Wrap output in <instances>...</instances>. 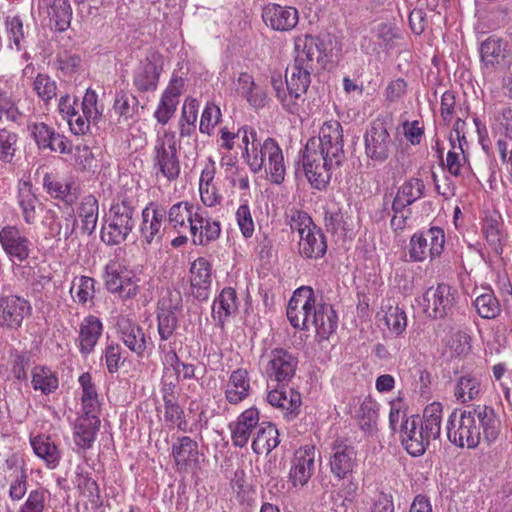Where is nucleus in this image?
Wrapping results in <instances>:
<instances>
[{
    "label": "nucleus",
    "mask_w": 512,
    "mask_h": 512,
    "mask_svg": "<svg viewBox=\"0 0 512 512\" xmlns=\"http://www.w3.org/2000/svg\"><path fill=\"white\" fill-rule=\"evenodd\" d=\"M501 421L495 410L488 405H477L458 414L455 409L447 420L448 440L459 448L475 449L481 439L491 444L500 434Z\"/></svg>",
    "instance_id": "nucleus-1"
},
{
    "label": "nucleus",
    "mask_w": 512,
    "mask_h": 512,
    "mask_svg": "<svg viewBox=\"0 0 512 512\" xmlns=\"http://www.w3.org/2000/svg\"><path fill=\"white\" fill-rule=\"evenodd\" d=\"M296 56L286 69L285 84L290 98L299 99L311 83V73L324 61L326 48L318 37L305 35L295 40Z\"/></svg>",
    "instance_id": "nucleus-2"
},
{
    "label": "nucleus",
    "mask_w": 512,
    "mask_h": 512,
    "mask_svg": "<svg viewBox=\"0 0 512 512\" xmlns=\"http://www.w3.org/2000/svg\"><path fill=\"white\" fill-rule=\"evenodd\" d=\"M443 406L433 402L426 406L423 416L412 415L399 429L401 444L411 456L425 453L431 441L440 436Z\"/></svg>",
    "instance_id": "nucleus-3"
},
{
    "label": "nucleus",
    "mask_w": 512,
    "mask_h": 512,
    "mask_svg": "<svg viewBox=\"0 0 512 512\" xmlns=\"http://www.w3.org/2000/svg\"><path fill=\"white\" fill-rule=\"evenodd\" d=\"M136 216L137 200L127 194L119 195L109 209L101 231L102 240L108 245L124 242L135 227Z\"/></svg>",
    "instance_id": "nucleus-4"
},
{
    "label": "nucleus",
    "mask_w": 512,
    "mask_h": 512,
    "mask_svg": "<svg viewBox=\"0 0 512 512\" xmlns=\"http://www.w3.org/2000/svg\"><path fill=\"white\" fill-rule=\"evenodd\" d=\"M252 137V154H248V164L255 173L263 167L270 174L272 183L281 184L285 177V164L282 150L273 138H267L258 151L255 146L256 132L250 131Z\"/></svg>",
    "instance_id": "nucleus-5"
},
{
    "label": "nucleus",
    "mask_w": 512,
    "mask_h": 512,
    "mask_svg": "<svg viewBox=\"0 0 512 512\" xmlns=\"http://www.w3.org/2000/svg\"><path fill=\"white\" fill-rule=\"evenodd\" d=\"M303 168L309 182L316 189H323L330 182L332 171L339 168L343 162L333 160V156L326 155L318 148L317 140H308L302 156Z\"/></svg>",
    "instance_id": "nucleus-6"
},
{
    "label": "nucleus",
    "mask_w": 512,
    "mask_h": 512,
    "mask_svg": "<svg viewBox=\"0 0 512 512\" xmlns=\"http://www.w3.org/2000/svg\"><path fill=\"white\" fill-rule=\"evenodd\" d=\"M154 167L168 181H175L180 175V161L176 136L172 132H165L163 137L156 141L154 146Z\"/></svg>",
    "instance_id": "nucleus-7"
},
{
    "label": "nucleus",
    "mask_w": 512,
    "mask_h": 512,
    "mask_svg": "<svg viewBox=\"0 0 512 512\" xmlns=\"http://www.w3.org/2000/svg\"><path fill=\"white\" fill-rule=\"evenodd\" d=\"M444 244V231L439 227L415 233L409 242V258L413 262H422L428 257L432 260L443 252Z\"/></svg>",
    "instance_id": "nucleus-8"
},
{
    "label": "nucleus",
    "mask_w": 512,
    "mask_h": 512,
    "mask_svg": "<svg viewBox=\"0 0 512 512\" xmlns=\"http://www.w3.org/2000/svg\"><path fill=\"white\" fill-rule=\"evenodd\" d=\"M424 312L434 319H441L450 315L456 304V290L450 285L441 283L436 287H429L422 295Z\"/></svg>",
    "instance_id": "nucleus-9"
},
{
    "label": "nucleus",
    "mask_w": 512,
    "mask_h": 512,
    "mask_svg": "<svg viewBox=\"0 0 512 512\" xmlns=\"http://www.w3.org/2000/svg\"><path fill=\"white\" fill-rule=\"evenodd\" d=\"M366 156L376 162L386 161L393 149V141L384 120L377 118L364 135Z\"/></svg>",
    "instance_id": "nucleus-10"
},
{
    "label": "nucleus",
    "mask_w": 512,
    "mask_h": 512,
    "mask_svg": "<svg viewBox=\"0 0 512 512\" xmlns=\"http://www.w3.org/2000/svg\"><path fill=\"white\" fill-rule=\"evenodd\" d=\"M314 303L311 287L302 286L294 291L287 307V318L294 328L309 329Z\"/></svg>",
    "instance_id": "nucleus-11"
},
{
    "label": "nucleus",
    "mask_w": 512,
    "mask_h": 512,
    "mask_svg": "<svg viewBox=\"0 0 512 512\" xmlns=\"http://www.w3.org/2000/svg\"><path fill=\"white\" fill-rule=\"evenodd\" d=\"M182 307L179 292L168 291L158 302L157 322L158 334L162 341L170 339L178 327L177 312Z\"/></svg>",
    "instance_id": "nucleus-12"
},
{
    "label": "nucleus",
    "mask_w": 512,
    "mask_h": 512,
    "mask_svg": "<svg viewBox=\"0 0 512 512\" xmlns=\"http://www.w3.org/2000/svg\"><path fill=\"white\" fill-rule=\"evenodd\" d=\"M357 465L355 447L343 438H336L331 444L329 456L330 471L335 478L342 480L350 475Z\"/></svg>",
    "instance_id": "nucleus-13"
},
{
    "label": "nucleus",
    "mask_w": 512,
    "mask_h": 512,
    "mask_svg": "<svg viewBox=\"0 0 512 512\" xmlns=\"http://www.w3.org/2000/svg\"><path fill=\"white\" fill-rule=\"evenodd\" d=\"M105 286L109 292L119 294L123 300L132 299L139 292L138 279L131 272L121 271L116 262L107 264L105 268Z\"/></svg>",
    "instance_id": "nucleus-14"
},
{
    "label": "nucleus",
    "mask_w": 512,
    "mask_h": 512,
    "mask_svg": "<svg viewBox=\"0 0 512 512\" xmlns=\"http://www.w3.org/2000/svg\"><path fill=\"white\" fill-rule=\"evenodd\" d=\"M0 244L13 264L24 262L31 253V241L16 226H5L0 230Z\"/></svg>",
    "instance_id": "nucleus-15"
},
{
    "label": "nucleus",
    "mask_w": 512,
    "mask_h": 512,
    "mask_svg": "<svg viewBox=\"0 0 512 512\" xmlns=\"http://www.w3.org/2000/svg\"><path fill=\"white\" fill-rule=\"evenodd\" d=\"M297 364V358L292 353L283 348H275L269 354L265 372L269 379L286 383L295 375Z\"/></svg>",
    "instance_id": "nucleus-16"
},
{
    "label": "nucleus",
    "mask_w": 512,
    "mask_h": 512,
    "mask_svg": "<svg viewBox=\"0 0 512 512\" xmlns=\"http://www.w3.org/2000/svg\"><path fill=\"white\" fill-rule=\"evenodd\" d=\"M315 469V446L305 445L297 449L291 461L289 481L294 487H304Z\"/></svg>",
    "instance_id": "nucleus-17"
},
{
    "label": "nucleus",
    "mask_w": 512,
    "mask_h": 512,
    "mask_svg": "<svg viewBox=\"0 0 512 512\" xmlns=\"http://www.w3.org/2000/svg\"><path fill=\"white\" fill-rule=\"evenodd\" d=\"M30 314L31 306L25 299L15 295L0 297V327L17 330Z\"/></svg>",
    "instance_id": "nucleus-18"
},
{
    "label": "nucleus",
    "mask_w": 512,
    "mask_h": 512,
    "mask_svg": "<svg viewBox=\"0 0 512 512\" xmlns=\"http://www.w3.org/2000/svg\"><path fill=\"white\" fill-rule=\"evenodd\" d=\"M317 144L318 148L324 150L326 155L333 156L334 161H344L343 128L337 120H329L323 123L319 131Z\"/></svg>",
    "instance_id": "nucleus-19"
},
{
    "label": "nucleus",
    "mask_w": 512,
    "mask_h": 512,
    "mask_svg": "<svg viewBox=\"0 0 512 512\" xmlns=\"http://www.w3.org/2000/svg\"><path fill=\"white\" fill-rule=\"evenodd\" d=\"M162 70L163 61L160 54L154 52L147 56L134 74L133 82L137 90L140 92L154 91Z\"/></svg>",
    "instance_id": "nucleus-20"
},
{
    "label": "nucleus",
    "mask_w": 512,
    "mask_h": 512,
    "mask_svg": "<svg viewBox=\"0 0 512 512\" xmlns=\"http://www.w3.org/2000/svg\"><path fill=\"white\" fill-rule=\"evenodd\" d=\"M166 214L165 208L153 203L143 209L140 232L146 244L151 245L153 242L158 244L162 240Z\"/></svg>",
    "instance_id": "nucleus-21"
},
{
    "label": "nucleus",
    "mask_w": 512,
    "mask_h": 512,
    "mask_svg": "<svg viewBox=\"0 0 512 512\" xmlns=\"http://www.w3.org/2000/svg\"><path fill=\"white\" fill-rule=\"evenodd\" d=\"M189 228L194 245L207 246L216 241L221 233L220 222L207 217L199 207L195 210L194 220Z\"/></svg>",
    "instance_id": "nucleus-22"
},
{
    "label": "nucleus",
    "mask_w": 512,
    "mask_h": 512,
    "mask_svg": "<svg viewBox=\"0 0 512 512\" xmlns=\"http://www.w3.org/2000/svg\"><path fill=\"white\" fill-rule=\"evenodd\" d=\"M259 420L258 409L250 407L243 411L235 422L230 423L229 428L233 445L240 448L244 447L248 443L252 431H257L261 425Z\"/></svg>",
    "instance_id": "nucleus-23"
},
{
    "label": "nucleus",
    "mask_w": 512,
    "mask_h": 512,
    "mask_svg": "<svg viewBox=\"0 0 512 512\" xmlns=\"http://www.w3.org/2000/svg\"><path fill=\"white\" fill-rule=\"evenodd\" d=\"M262 18L267 26L277 31H289L299 20L296 8L278 4L267 5L263 9Z\"/></svg>",
    "instance_id": "nucleus-24"
},
{
    "label": "nucleus",
    "mask_w": 512,
    "mask_h": 512,
    "mask_svg": "<svg viewBox=\"0 0 512 512\" xmlns=\"http://www.w3.org/2000/svg\"><path fill=\"white\" fill-rule=\"evenodd\" d=\"M190 273L191 294L199 301L207 300L211 286V264L199 257L192 263Z\"/></svg>",
    "instance_id": "nucleus-25"
},
{
    "label": "nucleus",
    "mask_w": 512,
    "mask_h": 512,
    "mask_svg": "<svg viewBox=\"0 0 512 512\" xmlns=\"http://www.w3.org/2000/svg\"><path fill=\"white\" fill-rule=\"evenodd\" d=\"M267 401L274 407L285 411L288 420L294 419L300 412L301 395L292 388L284 387L271 390L267 395Z\"/></svg>",
    "instance_id": "nucleus-26"
},
{
    "label": "nucleus",
    "mask_w": 512,
    "mask_h": 512,
    "mask_svg": "<svg viewBox=\"0 0 512 512\" xmlns=\"http://www.w3.org/2000/svg\"><path fill=\"white\" fill-rule=\"evenodd\" d=\"M338 317L331 305L325 303H314L311 317V326L316 330L321 339L328 337L336 330Z\"/></svg>",
    "instance_id": "nucleus-27"
},
{
    "label": "nucleus",
    "mask_w": 512,
    "mask_h": 512,
    "mask_svg": "<svg viewBox=\"0 0 512 512\" xmlns=\"http://www.w3.org/2000/svg\"><path fill=\"white\" fill-rule=\"evenodd\" d=\"M250 390L251 385L248 371L238 368L231 373L228 379L225 398L230 404L236 405L249 396Z\"/></svg>",
    "instance_id": "nucleus-28"
},
{
    "label": "nucleus",
    "mask_w": 512,
    "mask_h": 512,
    "mask_svg": "<svg viewBox=\"0 0 512 512\" xmlns=\"http://www.w3.org/2000/svg\"><path fill=\"white\" fill-rule=\"evenodd\" d=\"M237 92L255 109L263 108L268 102L266 91L258 86L252 75L247 72L239 74L237 79Z\"/></svg>",
    "instance_id": "nucleus-29"
},
{
    "label": "nucleus",
    "mask_w": 512,
    "mask_h": 512,
    "mask_svg": "<svg viewBox=\"0 0 512 512\" xmlns=\"http://www.w3.org/2000/svg\"><path fill=\"white\" fill-rule=\"evenodd\" d=\"M100 419L98 415H81L76 419L74 426V441L82 449H89L95 441L99 430Z\"/></svg>",
    "instance_id": "nucleus-30"
},
{
    "label": "nucleus",
    "mask_w": 512,
    "mask_h": 512,
    "mask_svg": "<svg viewBox=\"0 0 512 512\" xmlns=\"http://www.w3.org/2000/svg\"><path fill=\"white\" fill-rule=\"evenodd\" d=\"M425 190L423 180L419 178H410L405 181L397 190L392 201V211L400 212L401 210L412 205L420 199Z\"/></svg>",
    "instance_id": "nucleus-31"
},
{
    "label": "nucleus",
    "mask_w": 512,
    "mask_h": 512,
    "mask_svg": "<svg viewBox=\"0 0 512 512\" xmlns=\"http://www.w3.org/2000/svg\"><path fill=\"white\" fill-rule=\"evenodd\" d=\"M42 8L55 30L63 32L68 29L72 19V8L69 0H42Z\"/></svg>",
    "instance_id": "nucleus-32"
},
{
    "label": "nucleus",
    "mask_w": 512,
    "mask_h": 512,
    "mask_svg": "<svg viewBox=\"0 0 512 512\" xmlns=\"http://www.w3.org/2000/svg\"><path fill=\"white\" fill-rule=\"evenodd\" d=\"M299 252L308 259H318L325 255L327 251L326 239L320 228L312 226V229L306 231L299 237Z\"/></svg>",
    "instance_id": "nucleus-33"
},
{
    "label": "nucleus",
    "mask_w": 512,
    "mask_h": 512,
    "mask_svg": "<svg viewBox=\"0 0 512 512\" xmlns=\"http://www.w3.org/2000/svg\"><path fill=\"white\" fill-rule=\"evenodd\" d=\"M119 333L124 344L137 355L146 350V338L143 328L127 318L118 322Z\"/></svg>",
    "instance_id": "nucleus-34"
},
{
    "label": "nucleus",
    "mask_w": 512,
    "mask_h": 512,
    "mask_svg": "<svg viewBox=\"0 0 512 512\" xmlns=\"http://www.w3.org/2000/svg\"><path fill=\"white\" fill-rule=\"evenodd\" d=\"M103 325L99 318L89 315L84 318L80 324L79 342L82 354L88 355L97 344L101 334Z\"/></svg>",
    "instance_id": "nucleus-35"
},
{
    "label": "nucleus",
    "mask_w": 512,
    "mask_h": 512,
    "mask_svg": "<svg viewBox=\"0 0 512 512\" xmlns=\"http://www.w3.org/2000/svg\"><path fill=\"white\" fill-rule=\"evenodd\" d=\"M172 456L178 466L197 465L199 462L198 443L189 436H181L172 445Z\"/></svg>",
    "instance_id": "nucleus-36"
},
{
    "label": "nucleus",
    "mask_w": 512,
    "mask_h": 512,
    "mask_svg": "<svg viewBox=\"0 0 512 512\" xmlns=\"http://www.w3.org/2000/svg\"><path fill=\"white\" fill-rule=\"evenodd\" d=\"M280 443L279 432L270 422H261L252 442V450L256 454H269Z\"/></svg>",
    "instance_id": "nucleus-37"
},
{
    "label": "nucleus",
    "mask_w": 512,
    "mask_h": 512,
    "mask_svg": "<svg viewBox=\"0 0 512 512\" xmlns=\"http://www.w3.org/2000/svg\"><path fill=\"white\" fill-rule=\"evenodd\" d=\"M17 198L24 221L27 224H33L37 219V209L41 206V203L30 182L24 181L19 184Z\"/></svg>",
    "instance_id": "nucleus-38"
},
{
    "label": "nucleus",
    "mask_w": 512,
    "mask_h": 512,
    "mask_svg": "<svg viewBox=\"0 0 512 512\" xmlns=\"http://www.w3.org/2000/svg\"><path fill=\"white\" fill-rule=\"evenodd\" d=\"M47 220L49 234L58 241L67 240L75 231L77 220L73 212H69L66 216H57L55 213L48 211Z\"/></svg>",
    "instance_id": "nucleus-39"
},
{
    "label": "nucleus",
    "mask_w": 512,
    "mask_h": 512,
    "mask_svg": "<svg viewBox=\"0 0 512 512\" xmlns=\"http://www.w3.org/2000/svg\"><path fill=\"white\" fill-rule=\"evenodd\" d=\"M99 205L98 200L93 195H87L82 198L78 216L82 221V231L88 235L92 234L96 228L98 221Z\"/></svg>",
    "instance_id": "nucleus-40"
},
{
    "label": "nucleus",
    "mask_w": 512,
    "mask_h": 512,
    "mask_svg": "<svg viewBox=\"0 0 512 512\" xmlns=\"http://www.w3.org/2000/svg\"><path fill=\"white\" fill-rule=\"evenodd\" d=\"M31 445L35 454L43 459L47 466L55 468L60 461V452L50 437L39 435L31 439Z\"/></svg>",
    "instance_id": "nucleus-41"
},
{
    "label": "nucleus",
    "mask_w": 512,
    "mask_h": 512,
    "mask_svg": "<svg viewBox=\"0 0 512 512\" xmlns=\"http://www.w3.org/2000/svg\"><path fill=\"white\" fill-rule=\"evenodd\" d=\"M195 210L194 206L186 201L173 204L166 211L169 225L176 230L185 227L187 222L191 225V222L194 220Z\"/></svg>",
    "instance_id": "nucleus-42"
},
{
    "label": "nucleus",
    "mask_w": 512,
    "mask_h": 512,
    "mask_svg": "<svg viewBox=\"0 0 512 512\" xmlns=\"http://www.w3.org/2000/svg\"><path fill=\"white\" fill-rule=\"evenodd\" d=\"M360 429L364 433L373 434L377 431L378 405L370 398L364 399L357 412Z\"/></svg>",
    "instance_id": "nucleus-43"
},
{
    "label": "nucleus",
    "mask_w": 512,
    "mask_h": 512,
    "mask_svg": "<svg viewBox=\"0 0 512 512\" xmlns=\"http://www.w3.org/2000/svg\"><path fill=\"white\" fill-rule=\"evenodd\" d=\"M238 309L236 291L227 287L222 290L218 298L214 301L212 311L218 315V320L223 322L228 316Z\"/></svg>",
    "instance_id": "nucleus-44"
},
{
    "label": "nucleus",
    "mask_w": 512,
    "mask_h": 512,
    "mask_svg": "<svg viewBox=\"0 0 512 512\" xmlns=\"http://www.w3.org/2000/svg\"><path fill=\"white\" fill-rule=\"evenodd\" d=\"M473 304L478 315L484 319H494L501 312L500 303L491 289H484L476 296Z\"/></svg>",
    "instance_id": "nucleus-45"
},
{
    "label": "nucleus",
    "mask_w": 512,
    "mask_h": 512,
    "mask_svg": "<svg viewBox=\"0 0 512 512\" xmlns=\"http://www.w3.org/2000/svg\"><path fill=\"white\" fill-rule=\"evenodd\" d=\"M504 45L501 38L490 36L481 43L480 56L486 66H494L504 58Z\"/></svg>",
    "instance_id": "nucleus-46"
},
{
    "label": "nucleus",
    "mask_w": 512,
    "mask_h": 512,
    "mask_svg": "<svg viewBox=\"0 0 512 512\" xmlns=\"http://www.w3.org/2000/svg\"><path fill=\"white\" fill-rule=\"evenodd\" d=\"M79 382L82 386V405L84 415H98L99 401L98 395L94 384L91 382L89 373H83L79 377Z\"/></svg>",
    "instance_id": "nucleus-47"
},
{
    "label": "nucleus",
    "mask_w": 512,
    "mask_h": 512,
    "mask_svg": "<svg viewBox=\"0 0 512 512\" xmlns=\"http://www.w3.org/2000/svg\"><path fill=\"white\" fill-rule=\"evenodd\" d=\"M480 393V380L472 375L466 374L457 381L454 395L461 403L474 400Z\"/></svg>",
    "instance_id": "nucleus-48"
},
{
    "label": "nucleus",
    "mask_w": 512,
    "mask_h": 512,
    "mask_svg": "<svg viewBox=\"0 0 512 512\" xmlns=\"http://www.w3.org/2000/svg\"><path fill=\"white\" fill-rule=\"evenodd\" d=\"M95 283L96 281L88 276L75 277L70 294L77 303L85 305L94 298Z\"/></svg>",
    "instance_id": "nucleus-49"
},
{
    "label": "nucleus",
    "mask_w": 512,
    "mask_h": 512,
    "mask_svg": "<svg viewBox=\"0 0 512 512\" xmlns=\"http://www.w3.org/2000/svg\"><path fill=\"white\" fill-rule=\"evenodd\" d=\"M18 134L6 128L0 129V162L12 164L18 150Z\"/></svg>",
    "instance_id": "nucleus-50"
},
{
    "label": "nucleus",
    "mask_w": 512,
    "mask_h": 512,
    "mask_svg": "<svg viewBox=\"0 0 512 512\" xmlns=\"http://www.w3.org/2000/svg\"><path fill=\"white\" fill-rule=\"evenodd\" d=\"M3 117L9 122L19 123L23 113L20 112L12 93L0 88V123Z\"/></svg>",
    "instance_id": "nucleus-51"
},
{
    "label": "nucleus",
    "mask_w": 512,
    "mask_h": 512,
    "mask_svg": "<svg viewBox=\"0 0 512 512\" xmlns=\"http://www.w3.org/2000/svg\"><path fill=\"white\" fill-rule=\"evenodd\" d=\"M32 383L35 390H40L44 394H49L58 387L57 377L46 367L34 368Z\"/></svg>",
    "instance_id": "nucleus-52"
},
{
    "label": "nucleus",
    "mask_w": 512,
    "mask_h": 512,
    "mask_svg": "<svg viewBox=\"0 0 512 512\" xmlns=\"http://www.w3.org/2000/svg\"><path fill=\"white\" fill-rule=\"evenodd\" d=\"M271 85L276 97L282 103L283 107L287 111L294 113L297 110V104L294 98H290L285 81H283L281 74L275 73L271 76Z\"/></svg>",
    "instance_id": "nucleus-53"
},
{
    "label": "nucleus",
    "mask_w": 512,
    "mask_h": 512,
    "mask_svg": "<svg viewBox=\"0 0 512 512\" xmlns=\"http://www.w3.org/2000/svg\"><path fill=\"white\" fill-rule=\"evenodd\" d=\"M34 90L45 102L50 101L57 95V84L48 75L39 73L34 80Z\"/></svg>",
    "instance_id": "nucleus-54"
},
{
    "label": "nucleus",
    "mask_w": 512,
    "mask_h": 512,
    "mask_svg": "<svg viewBox=\"0 0 512 512\" xmlns=\"http://www.w3.org/2000/svg\"><path fill=\"white\" fill-rule=\"evenodd\" d=\"M75 483L80 492L89 499L93 504L100 502V491L98 484L95 480L88 476V474L77 473Z\"/></svg>",
    "instance_id": "nucleus-55"
},
{
    "label": "nucleus",
    "mask_w": 512,
    "mask_h": 512,
    "mask_svg": "<svg viewBox=\"0 0 512 512\" xmlns=\"http://www.w3.org/2000/svg\"><path fill=\"white\" fill-rule=\"evenodd\" d=\"M221 110L214 103H207L201 115L199 130L201 133L211 134L221 120Z\"/></svg>",
    "instance_id": "nucleus-56"
},
{
    "label": "nucleus",
    "mask_w": 512,
    "mask_h": 512,
    "mask_svg": "<svg viewBox=\"0 0 512 512\" xmlns=\"http://www.w3.org/2000/svg\"><path fill=\"white\" fill-rule=\"evenodd\" d=\"M49 193L53 194L55 198L63 200L65 203L71 205L77 199L76 189H73L72 184H63L58 181H47L44 182Z\"/></svg>",
    "instance_id": "nucleus-57"
},
{
    "label": "nucleus",
    "mask_w": 512,
    "mask_h": 512,
    "mask_svg": "<svg viewBox=\"0 0 512 512\" xmlns=\"http://www.w3.org/2000/svg\"><path fill=\"white\" fill-rule=\"evenodd\" d=\"M289 225L292 231H297L299 237L304 235L306 231L312 229V226H316L311 217L304 211L291 210L288 215Z\"/></svg>",
    "instance_id": "nucleus-58"
},
{
    "label": "nucleus",
    "mask_w": 512,
    "mask_h": 512,
    "mask_svg": "<svg viewBox=\"0 0 512 512\" xmlns=\"http://www.w3.org/2000/svg\"><path fill=\"white\" fill-rule=\"evenodd\" d=\"M47 497L48 492L45 489L32 490L20 512H43Z\"/></svg>",
    "instance_id": "nucleus-59"
},
{
    "label": "nucleus",
    "mask_w": 512,
    "mask_h": 512,
    "mask_svg": "<svg viewBox=\"0 0 512 512\" xmlns=\"http://www.w3.org/2000/svg\"><path fill=\"white\" fill-rule=\"evenodd\" d=\"M236 220L242 235L245 238L252 237L254 233V221L247 203L242 204L236 211Z\"/></svg>",
    "instance_id": "nucleus-60"
},
{
    "label": "nucleus",
    "mask_w": 512,
    "mask_h": 512,
    "mask_svg": "<svg viewBox=\"0 0 512 512\" xmlns=\"http://www.w3.org/2000/svg\"><path fill=\"white\" fill-rule=\"evenodd\" d=\"M29 128L38 148L47 149V146H50L51 138L55 133L54 129L43 122L34 123Z\"/></svg>",
    "instance_id": "nucleus-61"
},
{
    "label": "nucleus",
    "mask_w": 512,
    "mask_h": 512,
    "mask_svg": "<svg viewBox=\"0 0 512 512\" xmlns=\"http://www.w3.org/2000/svg\"><path fill=\"white\" fill-rule=\"evenodd\" d=\"M385 322L392 332L399 335L406 329V314L399 307L390 308L389 311L386 313Z\"/></svg>",
    "instance_id": "nucleus-62"
},
{
    "label": "nucleus",
    "mask_w": 512,
    "mask_h": 512,
    "mask_svg": "<svg viewBox=\"0 0 512 512\" xmlns=\"http://www.w3.org/2000/svg\"><path fill=\"white\" fill-rule=\"evenodd\" d=\"M448 346L455 356H465L471 350L470 337L465 332L457 331L451 335Z\"/></svg>",
    "instance_id": "nucleus-63"
},
{
    "label": "nucleus",
    "mask_w": 512,
    "mask_h": 512,
    "mask_svg": "<svg viewBox=\"0 0 512 512\" xmlns=\"http://www.w3.org/2000/svg\"><path fill=\"white\" fill-rule=\"evenodd\" d=\"M97 94L92 89H87L81 104L82 112L92 121H97L101 116V110L98 107Z\"/></svg>",
    "instance_id": "nucleus-64"
}]
</instances>
